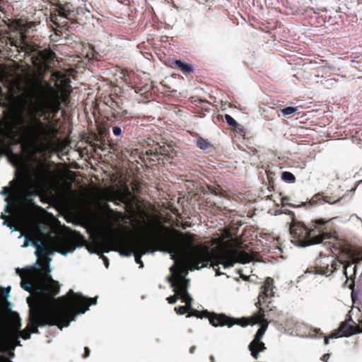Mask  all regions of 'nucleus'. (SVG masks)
Masks as SVG:
<instances>
[{
  "label": "nucleus",
  "mask_w": 362,
  "mask_h": 362,
  "mask_svg": "<svg viewBox=\"0 0 362 362\" xmlns=\"http://www.w3.org/2000/svg\"><path fill=\"white\" fill-rule=\"evenodd\" d=\"M46 262V267L38 261L33 264V267H37L42 275L35 276L31 284L24 281L21 283V287L32 295L26 298L30 313L29 323L22 335L24 339L37 333L38 327L57 325L61 330L67 327L78 315L85 313L98 300L97 297L88 298L73 291L66 297L56 300L54 296L59 292L60 285L47 276L52 272V259L47 257Z\"/></svg>",
  "instance_id": "obj_1"
},
{
  "label": "nucleus",
  "mask_w": 362,
  "mask_h": 362,
  "mask_svg": "<svg viewBox=\"0 0 362 362\" xmlns=\"http://www.w3.org/2000/svg\"><path fill=\"white\" fill-rule=\"evenodd\" d=\"M252 260V257L245 252L231 247H223L215 254L207 247H190L188 255L184 257L183 259L175 261L170 267L171 275L167 277V281L171 283V286L175 288L182 302L186 304L176 308L177 313L184 315L190 309L192 302V298L187 292L189 279L182 276L184 272L188 273L189 270H199L209 266L216 270V276H221L223 273L219 271L220 268H216L218 264L228 269L236 263L246 264Z\"/></svg>",
  "instance_id": "obj_2"
},
{
  "label": "nucleus",
  "mask_w": 362,
  "mask_h": 362,
  "mask_svg": "<svg viewBox=\"0 0 362 362\" xmlns=\"http://www.w3.org/2000/svg\"><path fill=\"white\" fill-rule=\"evenodd\" d=\"M32 95L34 100L28 102L25 107L28 118L23 134L27 142L34 144L41 137H46L49 134L37 115L42 116L49 112L56 114L60 110L62 103L66 101V96L47 81L35 82L32 87Z\"/></svg>",
  "instance_id": "obj_3"
},
{
  "label": "nucleus",
  "mask_w": 362,
  "mask_h": 362,
  "mask_svg": "<svg viewBox=\"0 0 362 362\" xmlns=\"http://www.w3.org/2000/svg\"><path fill=\"white\" fill-rule=\"evenodd\" d=\"M191 246L189 247V249ZM135 262L140 268L144 267L141 257L148 253L162 252L171 254V259L175 261L184 259L189 253L187 251V245L184 240L170 234L159 232L151 233L137 240L133 245Z\"/></svg>",
  "instance_id": "obj_4"
},
{
  "label": "nucleus",
  "mask_w": 362,
  "mask_h": 362,
  "mask_svg": "<svg viewBox=\"0 0 362 362\" xmlns=\"http://www.w3.org/2000/svg\"><path fill=\"white\" fill-rule=\"evenodd\" d=\"M191 246L189 247V249ZM135 262L140 268L144 267L141 257L148 253L162 252L171 254V259L175 261L184 259L189 253L187 251V245L184 240L170 234L159 232L151 233L137 240L133 245Z\"/></svg>",
  "instance_id": "obj_5"
},
{
  "label": "nucleus",
  "mask_w": 362,
  "mask_h": 362,
  "mask_svg": "<svg viewBox=\"0 0 362 362\" xmlns=\"http://www.w3.org/2000/svg\"><path fill=\"white\" fill-rule=\"evenodd\" d=\"M8 317V332L6 337V351L14 349L15 346H21V337H23L24 330L20 333L22 326L21 320L18 313L12 312L13 304L10 301H0Z\"/></svg>",
  "instance_id": "obj_6"
},
{
  "label": "nucleus",
  "mask_w": 362,
  "mask_h": 362,
  "mask_svg": "<svg viewBox=\"0 0 362 362\" xmlns=\"http://www.w3.org/2000/svg\"><path fill=\"white\" fill-rule=\"evenodd\" d=\"M26 53H29L33 64L40 71H43L52 66L54 63V53L47 49H35L28 47Z\"/></svg>",
  "instance_id": "obj_7"
},
{
  "label": "nucleus",
  "mask_w": 362,
  "mask_h": 362,
  "mask_svg": "<svg viewBox=\"0 0 362 362\" xmlns=\"http://www.w3.org/2000/svg\"><path fill=\"white\" fill-rule=\"evenodd\" d=\"M137 240H134L131 243L130 247L125 250H120L118 247V244L119 242V238L113 235H110L106 238L105 241L111 246V249H104L102 247H100L95 250L91 251V253H95L97 255H100L103 253H107L110 250L118 252L120 255L124 257H130L132 254H134L133 251V245Z\"/></svg>",
  "instance_id": "obj_8"
},
{
  "label": "nucleus",
  "mask_w": 362,
  "mask_h": 362,
  "mask_svg": "<svg viewBox=\"0 0 362 362\" xmlns=\"http://www.w3.org/2000/svg\"><path fill=\"white\" fill-rule=\"evenodd\" d=\"M91 197L93 200L97 203L99 202L100 199L113 202L117 204L124 202V195L119 191L115 190L111 187L96 189L95 192L91 194Z\"/></svg>",
  "instance_id": "obj_9"
},
{
  "label": "nucleus",
  "mask_w": 362,
  "mask_h": 362,
  "mask_svg": "<svg viewBox=\"0 0 362 362\" xmlns=\"http://www.w3.org/2000/svg\"><path fill=\"white\" fill-rule=\"evenodd\" d=\"M267 328V326H262L261 328H259L255 336V339L250 343L248 346L249 351H251L252 356L255 359L258 358L259 353L264 351L266 349L264 344L261 341V339H262Z\"/></svg>",
  "instance_id": "obj_10"
},
{
  "label": "nucleus",
  "mask_w": 362,
  "mask_h": 362,
  "mask_svg": "<svg viewBox=\"0 0 362 362\" xmlns=\"http://www.w3.org/2000/svg\"><path fill=\"white\" fill-rule=\"evenodd\" d=\"M6 313L0 304V353L6 351V337L8 332V322Z\"/></svg>",
  "instance_id": "obj_11"
},
{
  "label": "nucleus",
  "mask_w": 362,
  "mask_h": 362,
  "mask_svg": "<svg viewBox=\"0 0 362 362\" xmlns=\"http://www.w3.org/2000/svg\"><path fill=\"white\" fill-rule=\"evenodd\" d=\"M209 321L211 325L215 327L223 326L231 327L234 325H241L240 320L229 317L223 314L211 316Z\"/></svg>",
  "instance_id": "obj_12"
},
{
  "label": "nucleus",
  "mask_w": 362,
  "mask_h": 362,
  "mask_svg": "<svg viewBox=\"0 0 362 362\" xmlns=\"http://www.w3.org/2000/svg\"><path fill=\"white\" fill-rule=\"evenodd\" d=\"M355 325V322L352 320V318L350 317L349 320L343 322L339 329V332H341L342 334L340 336H337L336 333H334L331 337L333 338H338V337H349L353 334L354 332V325Z\"/></svg>",
  "instance_id": "obj_13"
},
{
  "label": "nucleus",
  "mask_w": 362,
  "mask_h": 362,
  "mask_svg": "<svg viewBox=\"0 0 362 362\" xmlns=\"http://www.w3.org/2000/svg\"><path fill=\"white\" fill-rule=\"evenodd\" d=\"M78 247L72 240L65 239L62 241L57 252L62 256H67L69 253L74 252Z\"/></svg>",
  "instance_id": "obj_14"
},
{
  "label": "nucleus",
  "mask_w": 362,
  "mask_h": 362,
  "mask_svg": "<svg viewBox=\"0 0 362 362\" xmlns=\"http://www.w3.org/2000/svg\"><path fill=\"white\" fill-rule=\"evenodd\" d=\"M342 264L343 263L339 261H332L330 265H327L325 268H320V269H317L315 272L311 271H306L305 273L309 274H320L325 276H329L332 273H334L336 270L338 269L337 264Z\"/></svg>",
  "instance_id": "obj_15"
},
{
  "label": "nucleus",
  "mask_w": 362,
  "mask_h": 362,
  "mask_svg": "<svg viewBox=\"0 0 362 362\" xmlns=\"http://www.w3.org/2000/svg\"><path fill=\"white\" fill-rule=\"evenodd\" d=\"M331 237L332 235L329 233H323L315 238H309L308 240H302L300 241L298 245L302 247H305L309 245H317L321 243L325 238L329 239Z\"/></svg>",
  "instance_id": "obj_16"
},
{
  "label": "nucleus",
  "mask_w": 362,
  "mask_h": 362,
  "mask_svg": "<svg viewBox=\"0 0 362 362\" xmlns=\"http://www.w3.org/2000/svg\"><path fill=\"white\" fill-rule=\"evenodd\" d=\"M109 211L108 214L107 215V218L109 219H114L115 221H119V219L123 218L124 216L122 213L115 212L113 210H112L110 208V206L108 204H105L104 206Z\"/></svg>",
  "instance_id": "obj_17"
},
{
  "label": "nucleus",
  "mask_w": 362,
  "mask_h": 362,
  "mask_svg": "<svg viewBox=\"0 0 362 362\" xmlns=\"http://www.w3.org/2000/svg\"><path fill=\"white\" fill-rule=\"evenodd\" d=\"M175 64L183 73H190L194 69V67L192 65L182 62L180 60H176Z\"/></svg>",
  "instance_id": "obj_18"
},
{
  "label": "nucleus",
  "mask_w": 362,
  "mask_h": 362,
  "mask_svg": "<svg viewBox=\"0 0 362 362\" xmlns=\"http://www.w3.org/2000/svg\"><path fill=\"white\" fill-rule=\"evenodd\" d=\"M360 260H362V257L361 258H354L351 262H346L345 264H344V273L345 275H347V272H348V269L349 267H351L352 266V264H354V267H353V272H354V274H355L356 272V264L360 262Z\"/></svg>",
  "instance_id": "obj_19"
},
{
  "label": "nucleus",
  "mask_w": 362,
  "mask_h": 362,
  "mask_svg": "<svg viewBox=\"0 0 362 362\" xmlns=\"http://www.w3.org/2000/svg\"><path fill=\"white\" fill-rule=\"evenodd\" d=\"M49 173L47 170H41L37 172L36 177L40 182H45L49 177Z\"/></svg>",
  "instance_id": "obj_20"
},
{
  "label": "nucleus",
  "mask_w": 362,
  "mask_h": 362,
  "mask_svg": "<svg viewBox=\"0 0 362 362\" xmlns=\"http://www.w3.org/2000/svg\"><path fill=\"white\" fill-rule=\"evenodd\" d=\"M281 178L288 183H293L296 180L295 176L291 173L287 171L282 173Z\"/></svg>",
  "instance_id": "obj_21"
},
{
  "label": "nucleus",
  "mask_w": 362,
  "mask_h": 362,
  "mask_svg": "<svg viewBox=\"0 0 362 362\" xmlns=\"http://www.w3.org/2000/svg\"><path fill=\"white\" fill-rule=\"evenodd\" d=\"M40 252L44 255H50L54 254V251L49 250L46 247H45L44 245H42V247L37 248V250L35 252V254L37 258L40 257V255H39Z\"/></svg>",
  "instance_id": "obj_22"
},
{
  "label": "nucleus",
  "mask_w": 362,
  "mask_h": 362,
  "mask_svg": "<svg viewBox=\"0 0 362 362\" xmlns=\"http://www.w3.org/2000/svg\"><path fill=\"white\" fill-rule=\"evenodd\" d=\"M78 14L83 15L86 19H91L93 18V15L91 13L90 10L89 8H86V11H83L81 8L77 11Z\"/></svg>",
  "instance_id": "obj_23"
},
{
  "label": "nucleus",
  "mask_w": 362,
  "mask_h": 362,
  "mask_svg": "<svg viewBox=\"0 0 362 362\" xmlns=\"http://www.w3.org/2000/svg\"><path fill=\"white\" fill-rule=\"evenodd\" d=\"M297 111V108L295 107L289 106L281 110V113L284 115H289Z\"/></svg>",
  "instance_id": "obj_24"
},
{
  "label": "nucleus",
  "mask_w": 362,
  "mask_h": 362,
  "mask_svg": "<svg viewBox=\"0 0 362 362\" xmlns=\"http://www.w3.org/2000/svg\"><path fill=\"white\" fill-rule=\"evenodd\" d=\"M225 119H226V122H227L230 126H233V127H237V126H238V122H236V120H235L233 117H231L230 115H225Z\"/></svg>",
  "instance_id": "obj_25"
},
{
  "label": "nucleus",
  "mask_w": 362,
  "mask_h": 362,
  "mask_svg": "<svg viewBox=\"0 0 362 362\" xmlns=\"http://www.w3.org/2000/svg\"><path fill=\"white\" fill-rule=\"evenodd\" d=\"M28 185H29L28 183H24L20 189L21 192L22 193L23 196H24V197H27L29 194Z\"/></svg>",
  "instance_id": "obj_26"
},
{
  "label": "nucleus",
  "mask_w": 362,
  "mask_h": 362,
  "mask_svg": "<svg viewBox=\"0 0 362 362\" xmlns=\"http://www.w3.org/2000/svg\"><path fill=\"white\" fill-rule=\"evenodd\" d=\"M197 146L201 149H206L208 147V144L204 140H199L197 141Z\"/></svg>",
  "instance_id": "obj_27"
},
{
  "label": "nucleus",
  "mask_w": 362,
  "mask_h": 362,
  "mask_svg": "<svg viewBox=\"0 0 362 362\" xmlns=\"http://www.w3.org/2000/svg\"><path fill=\"white\" fill-rule=\"evenodd\" d=\"M112 132L115 136H121L122 134V129L118 126H115L113 127Z\"/></svg>",
  "instance_id": "obj_28"
},
{
  "label": "nucleus",
  "mask_w": 362,
  "mask_h": 362,
  "mask_svg": "<svg viewBox=\"0 0 362 362\" xmlns=\"http://www.w3.org/2000/svg\"><path fill=\"white\" fill-rule=\"evenodd\" d=\"M16 122L18 124H23L24 122V117L23 116L22 112H19L16 115Z\"/></svg>",
  "instance_id": "obj_29"
},
{
  "label": "nucleus",
  "mask_w": 362,
  "mask_h": 362,
  "mask_svg": "<svg viewBox=\"0 0 362 362\" xmlns=\"http://www.w3.org/2000/svg\"><path fill=\"white\" fill-rule=\"evenodd\" d=\"M0 194H3V195H5L6 196V202H10V198L8 197V190L7 188L4 187L1 192H0Z\"/></svg>",
  "instance_id": "obj_30"
},
{
  "label": "nucleus",
  "mask_w": 362,
  "mask_h": 362,
  "mask_svg": "<svg viewBox=\"0 0 362 362\" xmlns=\"http://www.w3.org/2000/svg\"><path fill=\"white\" fill-rule=\"evenodd\" d=\"M11 290V286L4 288V295L5 296L6 298H8L10 296Z\"/></svg>",
  "instance_id": "obj_31"
},
{
  "label": "nucleus",
  "mask_w": 362,
  "mask_h": 362,
  "mask_svg": "<svg viewBox=\"0 0 362 362\" xmlns=\"http://www.w3.org/2000/svg\"><path fill=\"white\" fill-rule=\"evenodd\" d=\"M362 333V327L360 325H356V324L354 325V334Z\"/></svg>",
  "instance_id": "obj_32"
},
{
  "label": "nucleus",
  "mask_w": 362,
  "mask_h": 362,
  "mask_svg": "<svg viewBox=\"0 0 362 362\" xmlns=\"http://www.w3.org/2000/svg\"><path fill=\"white\" fill-rule=\"evenodd\" d=\"M6 209L2 211L1 214V218L4 219V221L6 220V214L8 212L9 206L8 204L6 205Z\"/></svg>",
  "instance_id": "obj_33"
},
{
  "label": "nucleus",
  "mask_w": 362,
  "mask_h": 362,
  "mask_svg": "<svg viewBox=\"0 0 362 362\" xmlns=\"http://www.w3.org/2000/svg\"><path fill=\"white\" fill-rule=\"evenodd\" d=\"M167 300L170 304H174L177 302V298L174 296H171L167 298Z\"/></svg>",
  "instance_id": "obj_34"
},
{
  "label": "nucleus",
  "mask_w": 362,
  "mask_h": 362,
  "mask_svg": "<svg viewBox=\"0 0 362 362\" xmlns=\"http://www.w3.org/2000/svg\"><path fill=\"white\" fill-rule=\"evenodd\" d=\"M30 245V240L29 238L26 237L24 240L23 244L22 245V247H27Z\"/></svg>",
  "instance_id": "obj_35"
},
{
  "label": "nucleus",
  "mask_w": 362,
  "mask_h": 362,
  "mask_svg": "<svg viewBox=\"0 0 362 362\" xmlns=\"http://www.w3.org/2000/svg\"><path fill=\"white\" fill-rule=\"evenodd\" d=\"M33 245L37 250V248H38V247H42L43 244L40 241L36 240V241L33 242Z\"/></svg>",
  "instance_id": "obj_36"
},
{
  "label": "nucleus",
  "mask_w": 362,
  "mask_h": 362,
  "mask_svg": "<svg viewBox=\"0 0 362 362\" xmlns=\"http://www.w3.org/2000/svg\"><path fill=\"white\" fill-rule=\"evenodd\" d=\"M267 296V288H264V291H261L259 295V299H262Z\"/></svg>",
  "instance_id": "obj_37"
},
{
  "label": "nucleus",
  "mask_w": 362,
  "mask_h": 362,
  "mask_svg": "<svg viewBox=\"0 0 362 362\" xmlns=\"http://www.w3.org/2000/svg\"><path fill=\"white\" fill-rule=\"evenodd\" d=\"M11 223L8 221L7 220H5L3 223V226L9 227L11 226Z\"/></svg>",
  "instance_id": "obj_38"
},
{
  "label": "nucleus",
  "mask_w": 362,
  "mask_h": 362,
  "mask_svg": "<svg viewBox=\"0 0 362 362\" xmlns=\"http://www.w3.org/2000/svg\"><path fill=\"white\" fill-rule=\"evenodd\" d=\"M330 357V355L329 354H326L323 356V359L327 361Z\"/></svg>",
  "instance_id": "obj_39"
},
{
  "label": "nucleus",
  "mask_w": 362,
  "mask_h": 362,
  "mask_svg": "<svg viewBox=\"0 0 362 362\" xmlns=\"http://www.w3.org/2000/svg\"><path fill=\"white\" fill-rule=\"evenodd\" d=\"M315 223H316L317 224H324L325 222L324 221H322V220H317V221H315Z\"/></svg>",
  "instance_id": "obj_40"
},
{
  "label": "nucleus",
  "mask_w": 362,
  "mask_h": 362,
  "mask_svg": "<svg viewBox=\"0 0 362 362\" xmlns=\"http://www.w3.org/2000/svg\"><path fill=\"white\" fill-rule=\"evenodd\" d=\"M5 78V76L3 74H0V81H4Z\"/></svg>",
  "instance_id": "obj_41"
},
{
  "label": "nucleus",
  "mask_w": 362,
  "mask_h": 362,
  "mask_svg": "<svg viewBox=\"0 0 362 362\" xmlns=\"http://www.w3.org/2000/svg\"><path fill=\"white\" fill-rule=\"evenodd\" d=\"M85 351L86 352V357L88 358L90 356V351L88 349H86V348H85Z\"/></svg>",
  "instance_id": "obj_42"
},
{
  "label": "nucleus",
  "mask_w": 362,
  "mask_h": 362,
  "mask_svg": "<svg viewBox=\"0 0 362 362\" xmlns=\"http://www.w3.org/2000/svg\"><path fill=\"white\" fill-rule=\"evenodd\" d=\"M12 231L16 230V228L13 224H11V226L8 227Z\"/></svg>",
  "instance_id": "obj_43"
},
{
  "label": "nucleus",
  "mask_w": 362,
  "mask_h": 362,
  "mask_svg": "<svg viewBox=\"0 0 362 362\" xmlns=\"http://www.w3.org/2000/svg\"><path fill=\"white\" fill-rule=\"evenodd\" d=\"M328 341H329V339H328V338H326V339H325V341H324V342H325V345H327V344H328Z\"/></svg>",
  "instance_id": "obj_44"
},
{
  "label": "nucleus",
  "mask_w": 362,
  "mask_h": 362,
  "mask_svg": "<svg viewBox=\"0 0 362 362\" xmlns=\"http://www.w3.org/2000/svg\"><path fill=\"white\" fill-rule=\"evenodd\" d=\"M313 230H310L308 233V235L310 236L311 235V233H312Z\"/></svg>",
  "instance_id": "obj_45"
},
{
  "label": "nucleus",
  "mask_w": 362,
  "mask_h": 362,
  "mask_svg": "<svg viewBox=\"0 0 362 362\" xmlns=\"http://www.w3.org/2000/svg\"><path fill=\"white\" fill-rule=\"evenodd\" d=\"M328 202H329V203H335V202H336V201H333V202H329V201H328Z\"/></svg>",
  "instance_id": "obj_46"
}]
</instances>
